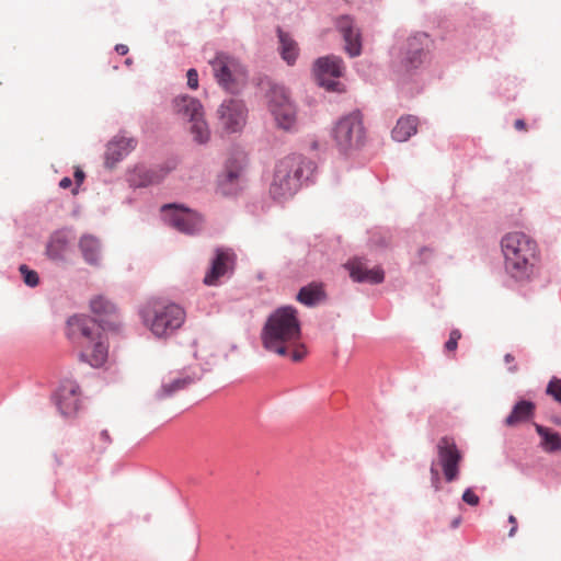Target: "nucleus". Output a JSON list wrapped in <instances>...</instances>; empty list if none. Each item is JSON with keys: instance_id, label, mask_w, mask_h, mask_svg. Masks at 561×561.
Wrapping results in <instances>:
<instances>
[{"instance_id": "nucleus-1", "label": "nucleus", "mask_w": 561, "mask_h": 561, "mask_svg": "<svg viewBox=\"0 0 561 561\" xmlns=\"http://www.w3.org/2000/svg\"><path fill=\"white\" fill-rule=\"evenodd\" d=\"M300 337L297 310L289 306L280 307L271 313L261 333L265 350L279 356H290L294 362H299L306 356Z\"/></svg>"}, {"instance_id": "nucleus-2", "label": "nucleus", "mask_w": 561, "mask_h": 561, "mask_svg": "<svg viewBox=\"0 0 561 561\" xmlns=\"http://www.w3.org/2000/svg\"><path fill=\"white\" fill-rule=\"evenodd\" d=\"M504 265L507 274L516 280L530 279L540 260L537 242L524 232L505 234L501 240Z\"/></svg>"}, {"instance_id": "nucleus-3", "label": "nucleus", "mask_w": 561, "mask_h": 561, "mask_svg": "<svg viewBox=\"0 0 561 561\" xmlns=\"http://www.w3.org/2000/svg\"><path fill=\"white\" fill-rule=\"evenodd\" d=\"M68 328L72 336H79L80 357L92 367H101L107 359L108 347L101 324L93 318L75 316L68 320Z\"/></svg>"}, {"instance_id": "nucleus-4", "label": "nucleus", "mask_w": 561, "mask_h": 561, "mask_svg": "<svg viewBox=\"0 0 561 561\" xmlns=\"http://www.w3.org/2000/svg\"><path fill=\"white\" fill-rule=\"evenodd\" d=\"M310 162L300 154H290L279 160L275 167L270 195L275 201L293 197L301 185V179Z\"/></svg>"}, {"instance_id": "nucleus-5", "label": "nucleus", "mask_w": 561, "mask_h": 561, "mask_svg": "<svg viewBox=\"0 0 561 561\" xmlns=\"http://www.w3.org/2000/svg\"><path fill=\"white\" fill-rule=\"evenodd\" d=\"M141 318L147 328L157 337H167L182 327L185 311L176 304L152 302L141 310Z\"/></svg>"}, {"instance_id": "nucleus-6", "label": "nucleus", "mask_w": 561, "mask_h": 561, "mask_svg": "<svg viewBox=\"0 0 561 561\" xmlns=\"http://www.w3.org/2000/svg\"><path fill=\"white\" fill-rule=\"evenodd\" d=\"M436 449L437 460L432 462L430 473L432 486L435 491H439L442 489V480L438 467L442 468L444 478L447 482L457 480L460 472L462 454L458 449L455 439L449 436L439 438Z\"/></svg>"}, {"instance_id": "nucleus-7", "label": "nucleus", "mask_w": 561, "mask_h": 561, "mask_svg": "<svg viewBox=\"0 0 561 561\" xmlns=\"http://www.w3.org/2000/svg\"><path fill=\"white\" fill-rule=\"evenodd\" d=\"M332 136L341 151H348L363 146L366 139L363 114L356 110L342 116L335 123Z\"/></svg>"}, {"instance_id": "nucleus-8", "label": "nucleus", "mask_w": 561, "mask_h": 561, "mask_svg": "<svg viewBox=\"0 0 561 561\" xmlns=\"http://www.w3.org/2000/svg\"><path fill=\"white\" fill-rule=\"evenodd\" d=\"M173 112L191 123L190 131L194 140L205 144L209 140L210 130L204 118V110L201 102L188 95L176 96L173 102Z\"/></svg>"}, {"instance_id": "nucleus-9", "label": "nucleus", "mask_w": 561, "mask_h": 561, "mask_svg": "<svg viewBox=\"0 0 561 561\" xmlns=\"http://www.w3.org/2000/svg\"><path fill=\"white\" fill-rule=\"evenodd\" d=\"M268 111L278 128L290 131L296 126V107L287 90L280 85L271 87L266 94Z\"/></svg>"}, {"instance_id": "nucleus-10", "label": "nucleus", "mask_w": 561, "mask_h": 561, "mask_svg": "<svg viewBox=\"0 0 561 561\" xmlns=\"http://www.w3.org/2000/svg\"><path fill=\"white\" fill-rule=\"evenodd\" d=\"M161 213L164 221L180 232L193 234L202 228V217L182 205H163Z\"/></svg>"}, {"instance_id": "nucleus-11", "label": "nucleus", "mask_w": 561, "mask_h": 561, "mask_svg": "<svg viewBox=\"0 0 561 561\" xmlns=\"http://www.w3.org/2000/svg\"><path fill=\"white\" fill-rule=\"evenodd\" d=\"M218 83L228 91H233L243 77V70L237 59L219 53L209 61Z\"/></svg>"}, {"instance_id": "nucleus-12", "label": "nucleus", "mask_w": 561, "mask_h": 561, "mask_svg": "<svg viewBox=\"0 0 561 561\" xmlns=\"http://www.w3.org/2000/svg\"><path fill=\"white\" fill-rule=\"evenodd\" d=\"M343 71V60L337 56L321 57L314 62V77L318 83L329 91L341 90V83L337 79L342 77Z\"/></svg>"}, {"instance_id": "nucleus-13", "label": "nucleus", "mask_w": 561, "mask_h": 561, "mask_svg": "<svg viewBox=\"0 0 561 561\" xmlns=\"http://www.w3.org/2000/svg\"><path fill=\"white\" fill-rule=\"evenodd\" d=\"M335 27L344 41V49L350 57H357L362 54V32L353 18L348 15L339 16Z\"/></svg>"}, {"instance_id": "nucleus-14", "label": "nucleus", "mask_w": 561, "mask_h": 561, "mask_svg": "<svg viewBox=\"0 0 561 561\" xmlns=\"http://www.w3.org/2000/svg\"><path fill=\"white\" fill-rule=\"evenodd\" d=\"M218 115L221 127L230 133L241 130L245 124V108L239 100L224 101L218 110Z\"/></svg>"}, {"instance_id": "nucleus-15", "label": "nucleus", "mask_w": 561, "mask_h": 561, "mask_svg": "<svg viewBox=\"0 0 561 561\" xmlns=\"http://www.w3.org/2000/svg\"><path fill=\"white\" fill-rule=\"evenodd\" d=\"M236 254L231 249L218 248L215 250V257L211 261L209 271L204 277V284L214 286L220 277L231 272L234 267Z\"/></svg>"}, {"instance_id": "nucleus-16", "label": "nucleus", "mask_w": 561, "mask_h": 561, "mask_svg": "<svg viewBox=\"0 0 561 561\" xmlns=\"http://www.w3.org/2000/svg\"><path fill=\"white\" fill-rule=\"evenodd\" d=\"M80 388L75 381H64L56 393V402L60 413L66 416L76 414L80 409Z\"/></svg>"}, {"instance_id": "nucleus-17", "label": "nucleus", "mask_w": 561, "mask_h": 561, "mask_svg": "<svg viewBox=\"0 0 561 561\" xmlns=\"http://www.w3.org/2000/svg\"><path fill=\"white\" fill-rule=\"evenodd\" d=\"M345 268L350 272L351 278L357 283L380 284L385 278L381 267L368 268L366 263L357 257L350 260L345 264Z\"/></svg>"}, {"instance_id": "nucleus-18", "label": "nucleus", "mask_w": 561, "mask_h": 561, "mask_svg": "<svg viewBox=\"0 0 561 561\" xmlns=\"http://www.w3.org/2000/svg\"><path fill=\"white\" fill-rule=\"evenodd\" d=\"M92 312L98 317L94 319L101 324V330L114 329L116 327V308L114 304L102 296L95 297L90 302Z\"/></svg>"}, {"instance_id": "nucleus-19", "label": "nucleus", "mask_w": 561, "mask_h": 561, "mask_svg": "<svg viewBox=\"0 0 561 561\" xmlns=\"http://www.w3.org/2000/svg\"><path fill=\"white\" fill-rule=\"evenodd\" d=\"M135 147V139L115 137L106 147L105 165L111 169L114 168L115 164L134 150Z\"/></svg>"}, {"instance_id": "nucleus-20", "label": "nucleus", "mask_w": 561, "mask_h": 561, "mask_svg": "<svg viewBox=\"0 0 561 561\" xmlns=\"http://www.w3.org/2000/svg\"><path fill=\"white\" fill-rule=\"evenodd\" d=\"M169 165H158L151 169L136 168L130 175V183L136 186H147L161 182L172 170Z\"/></svg>"}, {"instance_id": "nucleus-21", "label": "nucleus", "mask_w": 561, "mask_h": 561, "mask_svg": "<svg viewBox=\"0 0 561 561\" xmlns=\"http://www.w3.org/2000/svg\"><path fill=\"white\" fill-rule=\"evenodd\" d=\"M240 168L238 165L228 167L226 171L218 176L217 191L224 196L237 193L239 187Z\"/></svg>"}, {"instance_id": "nucleus-22", "label": "nucleus", "mask_w": 561, "mask_h": 561, "mask_svg": "<svg viewBox=\"0 0 561 561\" xmlns=\"http://www.w3.org/2000/svg\"><path fill=\"white\" fill-rule=\"evenodd\" d=\"M535 404L531 401L520 400L512 409L510 415L504 420L508 427L517 426L531 419L535 413Z\"/></svg>"}, {"instance_id": "nucleus-23", "label": "nucleus", "mask_w": 561, "mask_h": 561, "mask_svg": "<svg viewBox=\"0 0 561 561\" xmlns=\"http://www.w3.org/2000/svg\"><path fill=\"white\" fill-rule=\"evenodd\" d=\"M535 430L540 436V447L549 454L561 451V435L551 428L535 424Z\"/></svg>"}, {"instance_id": "nucleus-24", "label": "nucleus", "mask_w": 561, "mask_h": 561, "mask_svg": "<svg viewBox=\"0 0 561 561\" xmlns=\"http://www.w3.org/2000/svg\"><path fill=\"white\" fill-rule=\"evenodd\" d=\"M417 130V118L412 115L400 117L392 129V138L396 141H407Z\"/></svg>"}, {"instance_id": "nucleus-25", "label": "nucleus", "mask_w": 561, "mask_h": 561, "mask_svg": "<svg viewBox=\"0 0 561 561\" xmlns=\"http://www.w3.org/2000/svg\"><path fill=\"white\" fill-rule=\"evenodd\" d=\"M80 250L84 260L89 264H98L101 257V244L100 241L91 236L85 234L80 239L79 242Z\"/></svg>"}, {"instance_id": "nucleus-26", "label": "nucleus", "mask_w": 561, "mask_h": 561, "mask_svg": "<svg viewBox=\"0 0 561 561\" xmlns=\"http://www.w3.org/2000/svg\"><path fill=\"white\" fill-rule=\"evenodd\" d=\"M69 238L68 234L64 231L55 232L48 244H47V255L53 260H61L68 249Z\"/></svg>"}, {"instance_id": "nucleus-27", "label": "nucleus", "mask_w": 561, "mask_h": 561, "mask_svg": "<svg viewBox=\"0 0 561 561\" xmlns=\"http://www.w3.org/2000/svg\"><path fill=\"white\" fill-rule=\"evenodd\" d=\"M278 37L282 58L288 65H293L296 61L299 51L297 43L288 34L280 30H278Z\"/></svg>"}, {"instance_id": "nucleus-28", "label": "nucleus", "mask_w": 561, "mask_h": 561, "mask_svg": "<svg viewBox=\"0 0 561 561\" xmlns=\"http://www.w3.org/2000/svg\"><path fill=\"white\" fill-rule=\"evenodd\" d=\"M324 296L322 285L310 284L302 287L298 295L297 300L306 306H313L319 302Z\"/></svg>"}, {"instance_id": "nucleus-29", "label": "nucleus", "mask_w": 561, "mask_h": 561, "mask_svg": "<svg viewBox=\"0 0 561 561\" xmlns=\"http://www.w3.org/2000/svg\"><path fill=\"white\" fill-rule=\"evenodd\" d=\"M193 381H194V378L187 376L185 378L174 379L173 381H171L169 383H164L161 388L160 397L161 398L170 397L173 393H175L176 391L186 388L187 386L193 383Z\"/></svg>"}, {"instance_id": "nucleus-30", "label": "nucleus", "mask_w": 561, "mask_h": 561, "mask_svg": "<svg viewBox=\"0 0 561 561\" xmlns=\"http://www.w3.org/2000/svg\"><path fill=\"white\" fill-rule=\"evenodd\" d=\"M193 356L196 359H201L205 363H207L208 357L213 355L210 352V347L206 341L202 342H194L193 344Z\"/></svg>"}, {"instance_id": "nucleus-31", "label": "nucleus", "mask_w": 561, "mask_h": 561, "mask_svg": "<svg viewBox=\"0 0 561 561\" xmlns=\"http://www.w3.org/2000/svg\"><path fill=\"white\" fill-rule=\"evenodd\" d=\"M20 272L23 276V280L26 285L31 286V287H35L38 285L39 283V278H38V274L33 271V270H30L26 265L22 264L20 266Z\"/></svg>"}, {"instance_id": "nucleus-32", "label": "nucleus", "mask_w": 561, "mask_h": 561, "mask_svg": "<svg viewBox=\"0 0 561 561\" xmlns=\"http://www.w3.org/2000/svg\"><path fill=\"white\" fill-rule=\"evenodd\" d=\"M547 393L561 403V379L552 378L547 387Z\"/></svg>"}, {"instance_id": "nucleus-33", "label": "nucleus", "mask_w": 561, "mask_h": 561, "mask_svg": "<svg viewBox=\"0 0 561 561\" xmlns=\"http://www.w3.org/2000/svg\"><path fill=\"white\" fill-rule=\"evenodd\" d=\"M461 339V332L458 329H454L448 341L445 343V350L447 352H455L457 350L458 341Z\"/></svg>"}, {"instance_id": "nucleus-34", "label": "nucleus", "mask_w": 561, "mask_h": 561, "mask_svg": "<svg viewBox=\"0 0 561 561\" xmlns=\"http://www.w3.org/2000/svg\"><path fill=\"white\" fill-rule=\"evenodd\" d=\"M462 501L471 506H476L479 504L480 500L471 489H467L462 494Z\"/></svg>"}, {"instance_id": "nucleus-35", "label": "nucleus", "mask_w": 561, "mask_h": 561, "mask_svg": "<svg viewBox=\"0 0 561 561\" xmlns=\"http://www.w3.org/2000/svg\"><path fill=\"white\" fill-rule=\"evenodd\" d=\"M187 77V87L192 90H196L198 88V73L195 69H190L186 73Z\"/></svg>"}, {"instance_id": "nucleus-36", "label": "nucleus", "mask_w": 561, "mask_h": 561, "mask_svg": "<svg viewBox=\"0 0 561 561\" xmlns=\"http://www.w3.org/2000/svg\"><path fill=\"white\" fill-rule=\"evenodd\" d=\"M410 46L414 47V50H413L412 56H409L408 59H409L410 65L415 67L416 64L421 61V56L423 55V49L415 47L414 42H411Z\"/></svg>"}, {"instance_id": "nucleus-37", "label": "nucleus", "mask_w": 561, "mask_h": 561, "mask_svg": "<svg viewBox=\"0 0 561 561\" xmlns=\"http://www.w3.org/2000/svg\"><path fill=\"white\" fill-rule=\"evenodd\" d=\"M73 175H75V181H76L77 187H75L72 190V194L76 195V194H78V187L84 181L85 174H84V172L80 168H77L75 170V174Z\"/></svg>"}, {"instance_id": "nucleus-38", "label": "nucleus", "mask_w": 561, "mask_h": 561, "mask_svg": "<svg viewBox=\"0 0 561 561\" xmlns=\"http://www.w3.org/2000/svg\"><path fill=\"white\" fill-rule=\"evenodd\" d=\"M99 439H100V445H99L100 449H105L107 447V445L111 443V437H110L107 431H105V430L100 432Z\"/></svg>"}, {"instance_id": "nucleus-39", "label": "nucleus", "mask_w": 561, "mask_h": 561, "mask_svg": "<svg viewBox=\"0 0 561 561\" xmlns=\"http://www.w3.org/2000/svg\"><path fill=\"white\" fill-rule=\"evenodd\" d=\"M504 362L510 365L508 370L511 373H516L518 370V367L514 364L515 357L512 354H506L504 356Z\"/></svg>"}, {"instance_id": "nucleus-40", "label": "nucleus", "mask_w": 561, "mask_h": 561, "mask_svg": "<svg viewBox=\"0 0 561 561\" xmlns=\"http://www.w3.org/2000/svg\"><path fill=\"white\" fill-rule=\"evenodd\" d=\"M508 523L511 524L512 528L508 531V536L513 537L517 531V519L514 515L508 516Z\"/></svg>"}, {"instance_id": "nucleus-41", "label": "nucleus", "mask_w": 561, "mask_h": 561, "mask_svg": "<svg viewBox=\"0 0 561 561\" xmlns=\"http://www.w3.org/2000/svg\"><path fill=\"white\" fill-rule=\"evenodd\" d=\"M72 185V181L70 178H62L59 182V186L64 190L69 188Z\"/></svg>"}, {"instance_id": "nucleus-42", "label": "nucleus", "mask_w": 561, "mask_h": 561, "mask_svg": "<svg viewBox=\"0 0 561 561\" xmlns=\"http://www.w3.org/2000/svg\"><path fill=\"white\" fill-rule=\"evenodd\" d=\"M514 127L517 130H526L527 129L526 123H525L524 119H516L515 123H514Z\"/></svg>"}, {"instance_id": "nucleus-43", "label": "nucleus", "mask_w": 561, "mask_h": 561, "mask_svg": "<svg viewBox=\"0 0 561 561\" xmlns=\"http://www.w3.org/2000/svg\"><path fill=\"white\" fill-rule=\"evenodd\" d=\"M115 50L119 55H126L128 53V47L124 44H118V45H116Z\"/></svg>"}, {"instance_id": "nucleus-44", "label": "nucleus", "mask_w": 561, "mask_h": 561, "mask_svg": "<svg viewBox=\"0 0 561 561\" xmlns=\"http://www.w3.org/2000/svg\"><path fill=\"white\" fill-rule=\"evenodd\" d=\"M460 523H461V517H460V516H458V517H456V518H454V519H453V522H451V527H453V528H457V527L459 526V524H460Z\"/></svg>"}]
</instances>
